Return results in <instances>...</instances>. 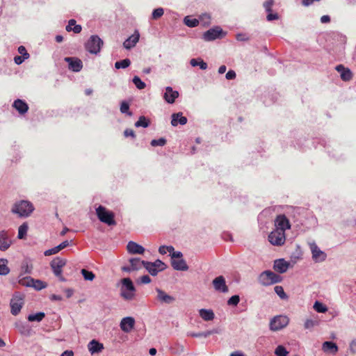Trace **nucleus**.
I'll use <instances>...</instances> for the list:
<instances>
[{"mask_svg":"<svg viewBox=\"0 0 356 356\" xmlns=\"http://www.w3.org/2000/svg\"><path fill=\"white\" fill-rule=\"evenodd\" d=\"M200 317L207 321H211L214 318V313L211 309H201L199 310Z\"/></svg>","mask_w":356,"mask_h":356,"instance_id":"nucleus-31","label":"nucleus"},{"mask_svg":"<svg viewBox=\"0 0 356 356\" xmlns=\"http://www.w3.org/2000/svg\"><path fill=\"white\" fill-rule=\"evenodd\" d=\"M88 348L90 353L93 355L101 353L104 349V345L98 341L92 339L88 343Z\"/></svg>","mask_w":356,"mask_h":356,"instance_id":"nucleus-23","label":"nucleus"},{"mask_svg":"<svg viewBox=\"0 0 356 356\" xmlns=\"http://www.w3.org/2000/svg\"><path fill=\"white\" fill-rule=\"evenodd\" d=\"M314 321L311 320V319H307L305 322V327L306 329H309V328H312L314 326Z\"/></svg>","mask_w":356,"mask_h":356,"instance_id":"nucleus-63","label":"nucleus"},{"mask_svg":"<svg viewBox=\"0 0 356 356\" xmlns=\"http://www.w3.org/2000/svg\"><path fill=\"white\" fill-rule=\"evenodd\" d=\"M179 97V92L174 90L172 87L167 86L165 88V92L163 94V99L168 103L172 104L175 99Z\"/></svg>","mask_w":356,"mask_h":356,"instance_id":"nucleus-20","label":"nucleus"},{"mask_svg":"<svg viewBox=\"0 0 356 356\" xmlns=\"http://www.w3.org/2000/svg\"><path fill=\"white\" fill-rule=\"evenodd\" d=\"M34 207L31 202L26 200H22L16 202L11 211L17 214L19 217H28L33 211Z\"/></svg>","mask_w":356,"mask_h":356,"instance_id":"nucleus-1","label":"nucleus"},{"mask_svg":"<svg viewBox=\"0 0 356 356\" xmlns=\"http://www.w3.org/2000/svg\"><path fill=\"white\" fill-rule=\"evenodd\" d=\"M44 316H45V314L44 312H40L36 314H29L27 316V319L30 322H33V321L40 322L42 321V319L44 318Z\"/></svg>","mask_w":356,"mask_h":356,"instance_id":"nucleus-34","label":"nucleus"},{"mask_svg":"<svg viewBox=\"0 0 356 356\" xmlns=\"http://www.w3.org/2000/svg\"><path fill=\"white\" fill-rule=\"evenodd\" d=\"M164 10L162 8H158L153 10L152 17L153 19H157L163 16Z\"/></svg>","mask_w":356,"mask_h":356,"instance_id":"nucleus-48","label":"nucleus"},{"mask_svg":"<svg viewBox=\"0 0 356 356\" xmlns=\"http://www.w3.org/2000/svg\"><path fill=\"white\" fill-rule=\"evenodd\" d=\"M67 263L66 259L60 257H56L51 263L50 266L56 276H59L62 273V268Z\"/></svg>","mask_w":356,"mask_h":356,"instance_id":"nucleus-14","label":"nucleus"},{"mask_svg":"<svg viewBox=\"0 0 356 356\" xmlns=\"http://www.w3.org/2000/svg\"><path fill=\"white\" fill-rule=\"evenodd\" d=\"M142 260L139 258H132L129 259V263L131 265V268L134 270H137L141 268Z\"/></svg>","mask_w":356,"mask_h":356,"instance_id":"nucleus-41","label":"nucleus"},{"mask_svg":"<svg viewBox=\"0 0 356 356\" xmlns=\"http://www.w3.org/2000/svg\"><path fill=\"white\" fill-rule=\"evenodd\" d=\"M314 309L318 313H325L327 311V307L319 301H316L314 302Z\"/></svg>","mask_w":356,"mask_h":356,"instance_id":"nucleus-43","label":"nucleus"},{"mask_svg":"<svg viewBox=\"0 0 356 356\" xmlns=\"http://www.w3.org/2000/svg\"><path fill=\"white\" fill-rule=\"evenodd\" d=\"M142 265L152 276L157 275V274L160 272L158 269H156L155 265H154L152 262L143 261Z\"/></svg>","mask_w":356,"mask_h":356,"instance_id":"nucleus-29","label":"nucleus"},{"mask_svg":"<svg viewBox=\"0 0 356 356\" xmlns=\"http://www.w3.org/2000/svg\"><path fill=\"white\" fill-rule=\"evenodd\" d=\"M274 291L282 300H285L288 298L282 286H275Z\"/></svg>","mask_w":356,"mask_h":356,"instance_id":"nucleus-46","label":"nucleus"},{"mask_svg":"<svg viewBox=\"0 0 356 356\" xmlns=\"http://www.w3.org/2000/svg\"><path fill=\"white\" fill-rule=\"evenodd\" d=\"M150 282H151V279L148 275H145L140 277V283L141 284H147Z\"/></svg>","mask_w":356,"mask_h":356,"instance_id":"nucleus-62","label":"nucleus"},{"mask_svg":"<svg viewBox=\"0 0 356 356\" xmlns=\"http://www.w3.org/2000/svg\"><path fill=\"white\" fill-rule=\"evenodd\" d=\"M236 72L234 70H230L227 72L225 77L228 80H233L236 78Z\"/></svg>","mask_w":356,"mask_h":356,"instance_id":"nucleus-57","label":"nucleus"},{"mask_svg":"<svg viewBox=\"0 0 356 356\" xmlns=\"http://www.w3.org/2000/svg\"><path fill=\"white\" fill-rule=\"evenodd\" d=\"M140 38V33L135 31L134 33L129 36L124 42L123 46L126 49H130L136 46Z\"/></svg>","mask_w":356,"mask_h":356,"instance_id":"nucleus-21","label":"nucleus"},{"mask_svg":"<svg viewBox=\"0 0 356 356\" xmlns=\"http://www.w3.org/2000/svg\"><path fill=\"white\" fill-rule=\"evenodd\" d=\"M212 285L215 291L218 293H226L229 291L225 278L222 275L214 278L212 281Z\"/></svg>","mask_w":356,"mask_h":356,"instance_id":"nucleus-12","label":"nucleus"},{"mask_svg":"<svg viewBox=\"0 0 356 356\" xmlns=\"http://www.w3.org/2000/svg\"><path fill=\"white\" fill-rule=\"evenodd\" d=\"M275 229L285 233V231L291 229V223L284 214L277 216L274 221Z\"/></svg>","mask_w":356,"mask_h":356,"instance_id":"nucleus-10","label":"nucleus"},{"mask_svg":"<svg viewBox=\"0 0 356 356\" xmlns=\"http://www.w3.org/2000/svg\"><path fill=\"white\" fill-rule=\"evenodd\" d=\"M166 144V140L163 138H160L159 139H154L151 141V145L153 147L156 146H164Z\"/></svg>","mask_w":356,"mask_h":356,"instance_id":"nucleus-52","label":"nucleus"},{"mask_svg":"<svg viewBox=\"0 0 356 356\" xmlns=\"http://www.w3.org/2000/svg\"><path fill=\"white\" fill-rule=\"evenodd\" d=\"M19 283L25 286H32L35 289L40 291L47 287V284L40 280H34L31 277H26L20 279Z\"/></svg>","mask_w":356,"mask_h":356,"instance_id":"nucleus-8","label":"nucleus"},{"mask_svg":"<svg viewBox=\"0 0 356 356\" xmlns=\"http://www.w3.org/2000/svg\"><path fill=\"white\" fill-rule=\"evenodd\" d=\"M136 291L131 293L129 291L125 289H120V296L125 300H132L136 296Z\"/></svg>","mask_w":356,"mask_h":356,"instance_id":"nucleus-37","label":"nucleus"},{"mask_svg":"<svg viewBox=\"0 0 356 356\" xmlns=\"http://www.w3.org/2000/svg\"><path fill=\"white\" fill-rule=\"evenodd\" d=\"M309 246L312 252V259L316 263L323 262L326 260L327 254L321 250L314 241L309 243Z\"/></svg>","mask_w":356,"mask_h":356,"instance_id":"nucleus-6","label":"nucleus"},{"mask_svg":"<svg viewBox=\"0 0 356 356\" xmlns=\"http://www.w3.org/2000/svg\"><path fill=\"white\" fill-rule=\"evenodd\" d=\"M289 352L282 345H279L275 350V355L276 356H287Z\"/></svg>","mask_w":356,"mask_h":356,"instance_id":"nucleus-45","label":"nucleus"},{"mask_svg":"<svg viewBox=\"0 0 356 356\" xmlns=\"http://www.w3.org/2000/svg\"><path fill=\"white\" fill-rule=\"evenodd\" d=\"M120 110L122 113L126 114L129 116H131L133 115L132 112L129 111V104L127 101H122L121 102Z\"/></svg>","mask_w":356,"mask_h":356,"instance_id":"nucleus-38","label":"nucleus"},{"mask_svg":"<svg viewBox=\"0 0 356 356\" xmlns=\"http://www.w3.org/2000/svg\"><path fill=\"white\" fill-rule=\"evenodd\" d=\"M279 19V15L277 13H268V15L266 16V19L269 22L276 20Z\"/></svg>","mask_w":356,"mask_h":356,"instance_id":"nucleus-56","label":"nucleus"},{"mask_svg":"<svg viewBox=\"0 0 356 356\" xmlns=\"http://www.w3.org/2000/svg\"><path fill=\"white\" fill-rule=\"evenodd\" d=\"M124 135L125 137H128V136H131L132 138L136 137V134H135L134 131L131 129H125L124 131Z\"/></svg>","mask_w":356,"mask_h":356,"instance_id":"nucleus-60","label":"nucleus"},{"mask_svg":"<svg viewBox=\"0 0 356 356\" xmlns=\"http://www.w3.org/2000/svg\"><path fill=\"white\" fill-rule=\"evenodd\" d=\"M240 301V298L238 295L232 296L227 300V305L229 306H236Z\"/></svg>","mask_w":356,"mask_h":356,"instance_id":"nucleus-50","label":"nucleus"},{"mask_svg":"<svg viewBox=\"0 0 356 356\" xmlns=\"http://www.w3.org/2000/svg\"><path fill=\"white\" fill-rule=\"evenodd\" d=\"M96 213L98 219L108 225H115L116 222L114 219V213L106 209V207L99 205L96 209Z\"/></svg>","mask_w":356,"mask_h":356,"instance_id":"nucleus-3","label":"nucleus"},{"mask_svg":"<svg viewBox=\"0 0 356 356\" xmlns=\"http://www.w3.org/2000/svg\"><path fill=\"white\" fill-rule=\"evenodd\" d=\"M322 350L325 353H330L332 354H336L339 348L337 345L331 341H325L322 345Z\"/></svg>","mask_w":356,"mask_h":356,"instance_id":"nucleus-26","label":"nucleus"},{"mask_svg":"<svg viewBox=\"0 0 356 356\" xmlns=\"http://www.w3.org/2000/svg\"><path fill=\"white\" fill-rule=\"evenodd\" d=\"M81 273V275H83L84 280H86L92 281L95 277V275L93 273V272L88 270L86 269H84V268L82 269Z\"/></svg>","mask_w":356,"mask_h":356,"instance_id":"nucleus-44","label":"nucleus"},{"mask_svg":"<svg viewBox=\"0 0 356 356\" xmlns=\"http://www.w3.org/2000/svg\"><path fill=\"white\" fill-rule=\"evenodd\" d=\"M149 125V122L146 119L145 116H140L138 121L136 122L135 126L136 127H143L144 128L147 127Z\"/></svg>","mask_w":356,"mask_h":356,"instance_id":"nucleus-42","label":"nucleus"},{"mask_svg":"<svg viewBox=\"0 0 356 356\" xmlns=\"http://www.w3.org/2000/svg\"><path fill=\"white\" fill-rule=\"evenodd\" d=\"M127 249L130 254H142L145 252V248L142 245L131 241L127 243Z\"/></svg>","mask_w":356,"mask_h":356,"instance_id":"nucleus-22","label":"nucleus"},{"mask_svg":"<svg viewBox=\"0 0 356 356\" xmlns=\"http://www.w3.org/2000/svg\"><path fill=\"white\" fill-rule=\"evenodd\" d=\"M186 123H187V118L186 117L183 116V114L181 112L173 113L172 115L171 124L173 127L177 126L178 124H180L181 125H184Z\"/></svg>","mask_w":356,"mask_h":356,"instance_id":"nucleus-25","label":"nucleus"},{"mask_svg":"<svg viewBox=\"0 0 356 356\" xmlns=\"http://www.w3.org/2000/svg\"><path fill=\"white\" fill-rule=\"evenodd\" d=\"M268 241L275 246H282L286 241L285 233L274 229L268 236Z\"/></svg>","mask_w":356,"mask_h":356,"instance_id":"nucleus-7","label":"nucleus"},{"mask_svg":"<svg viewBox=\"0 0 356 356\" xmlns=\"http://www.w3.org/2000/svg\"><path fill=\"white\" fill-rule=\"evenodd\" d=\"M282 277L271 270H264L259 276V282L263 286H270L280 283Z\"/></svg>","mask_w":356,"mask_h":356,"instance_id":"nucleus-2","label":"nucleus"},{"mask_svg":"<svg viewBox=\"0 0 356 356\" xmlns=\"http://www.w3.org/2000/svg\"><path fill=\"white\" fill-rule=\"evenodd\" d=\"M131 65V61L129 58H125L120 61H117L115 63V67L116 69H125Z\"/></svg>","mask_w":356,"mask_h":356,"instance_id":"nucleus-40","label":"nucleus"},{"mask_svg":"<svg viewBox=\"0 0 356 356\" xmlns=\"http://www.w3.org/2000/svg\"><path fill=\"white\" fill-rule=\"evenodd\" d=\"M188 336L192 337H209V333L207 331L205 332H188Z\"/></svg>","mask_w":356,"mask_h":356,"instance_id":"nucleus-53","label":"nucleus"},{"mask_svg":"<svg viewBox=\"0 0 356 356\" xmlns=\"http://www.w3.org/2000/svg\"><path fill=\"white\" fill-rule=\"evenodd\" d=\"M171 266L176 270L184 271L188 269V266L186 261L183 259H180L178 260L171 259Z\"/></svg>","mask_w":356,"mask_h":356,"instance_id":"nucleus-27","label":"nucleus"},{"mask_svg":"<svg viewBox=\"0 0 356 356\" xmlns=\"http://www.w3.org/2000/svg\"><path fill=\"white\" fill-rule=\"evenodd\" d=\"M26 58L22 56H16L15 58H14V60H15V63L17 64V65H20L22 64Z\"/></svg>","mask_w":356,"mask_h":356,"instance_id":"nucleus-61","label":"nucleus"},{"mask_svg":"<svg viewBox=\"0 0 356 356\" xmlns=\"http://www.w3.org/2000/svg\"><path fill=\"white\" fill-rule=\"evenodd\" d=\"M190 64L193 66V67H200V68L201 70H206L207 69V63L206 62H204L201 58H192L191 60H190Z\"/></svg>","mask_w":356,"mask_h":356,"instance_id":"nucleus-32","label":"nucleus"},{"mask_svg":"<svg viewBox=\"0 0 356 356\" xmlns=\"http://www.w3.org/2000/svg\"><path fill=\"white\" fill-rule=\"evenodd\" d=\"M29 227L26 222L22 223L18 229V235L17 238L19 239H23L25 238L27 234Z\"/></svg>","mask_w":356,"mask_h":356,"instance_id":"nucleus-35","label":"nucleus"},{"mask_svg":"<svg viewBox=\"0 0 356 356\" xmlns=\"http://www.w3.org/2000/svg\"><path fill=\"white\" fill-rule=\"evenodd\" d=\"M135 325V319L131 316H127L121 320L120 323V329L126 333H129L134 328Z\"/></svg>","mask_w":356,"mask_h":356,"instance_id":"nucleus-18","label":"nucleus"},{"mask_svg":"<svg viewBox=\"0 0 356 356\" xmlns=\"http://www.w3.org/2000/svg\"><path fill=\"white\" fill-rule=\"evenodd\" d=\"M64 60L68 63V67L70 70L79 72L83 67V63L81 59L76 57H65Z\"/></svg>","mask_w":356,"mask_h":356,"instance_id":"nucleus-15","label":"nucleus"},{"mask_svg":"<svg viewBox=\"0 0 356 356\" xmlns=\"http://www.w3.org/2000/svg\"><path fill=\"white\" fill-rule=\"evenodd\" d=\"M184 23L188 27L193 28L196 27L199 24L198 19L195 18H191L189 16H186L184 19Z\"/></svg>","mask_w":356,"mask_h":356,"instance_id":"nucleus-36","label":"nucleus"},{"mask_svg":"<svg viewBox=\"0 0 356 356\" xmlns=\"http://www.w3.org/2000/svg\"><path fill=\"white\" fill-rule=\"evenodd\" d=\"M76 24V20L74 19H70L68 22V24L66 26L65 29L67 31L70 32L72 29V26H74Z\"/></svg>","mask_w":356,"mask_h":356,"instance_id":"nucleus-59","label":"nucleus"},{"mask_svg":"<svg viewBox=\"0 0 356 356\" xmlns=\"http://www.w3.org/2000/svg\"><path fill=\"white\" fill-rule=\"evenodd\" d=\"M171 259H181V257H183V254L181 252H179V251H174L171 254Z\"/></svg>","mask_w":356,"mask_h":356,"instance_id":"nucleus-58","label":"nucleus"},{"mask_svg":"<svg viewBox=\"0 0 356 356\" xmlns=\"http://www.w3.org/2000/svg\"><path fill=\"white\" fill-rule=\"evenodd\" d=\"M6 259H0V275H6L10 273Z\"/></svg>","mask_w":356,"mask_h":356,"instance_id":"nucleus-33","label":"nucleus"},{"mask_svg":"<svg viewBox=\"0 0 356 356\" xmlns=\"http://www.w3.org/2000/svg\"><path fill=\"white\" fill-rule=\"evenodd\" d=\"M122 287L120 289H125L129 291L131 293L133 291H136V288L134 285L133 282L129 277L123 278L121 280Z\"/></svg>","mask_w":356,"mask_h":356,"instance_id":"nucleus-30","label":"nucleus"},{"mask_svg":"<svg viewBox=\"0 0 356 356\" xmlns=\"http://www.w3.org/2000/svg\"><path fill=\"white\" fill-rule=\"evenodd\" d=\"M289 265L284 259H278L274 261L273 269L279 273H284L289 269Z\"/></svg>","mask_w":356,"mask_h":356,"instance_id":"nucleus-19","label":"nucleus"},{"mask_svg":"<svg viewBox=\"0 0 356 356\" xmlns=\"http://www.w3.org/2000/svg\"><path fill=\"white\" fill-rule=\"evenodd\" d=\"M225 35V33L221 28L216 26L215 28L210 29L204 32L203 34V39L205 41H212L217 38H222Z\"/></svg>","mask_w":356,"mask_h":356,"instance_id":"nucleus-11","label":"nucleus"},{"mask_svg":"<svg viewBox=\"0 0 356 356\" xmlns=\"http://www.w3.org/2000/svg\"><path fill=\"white\" fill-rule=\"evenodd\" d=\"M274 5V0H266L263 3V7L266 13L272 11L273 6Z\"/></svg>","mask_w":356,"mask_h":356,"instance_id":"nucleus-51","label":"nucleus"},{"mask_svg":"<svg viewBox=\"0 0 356 356\" xmlns=\"http://www.w3.org/2000/svg\"><path fill=\"white\" fill-rule=\"evenodd\" d=\"M350 350L353 353H356V339L353 340L350 344Z\"/></svg>","mask_w":356,"mask_h":356,"instance_id":"nucleus-64","label":"nucleus"},{"mask_svg":"<svg viewBox=\"0 0 356 356\" xmlns=\"http://www.w3.org/2000/svg\"><path fill=\"white\" fill-rule=\"evenodd\" d=\"M10 305L11 314L17 316L24 305L23 296L20 294H15L10 300Z\"/></svg>","mask_w":356,"mask_h":356,"instance_id":"nucleus-9","label":"nucleus"},{"mask_svg":"<svg viewBox=\"0 0 356 356\" xmlns=\"http://www.w3.org/2000/svg\"><path fill=\"white\" fill-rule=\"evenodd\" d=\"M15 327L19 330L22 334L28 335L29 330L28 327L22 322H16L15 324Z\"/></svg>","mask_w":356,"mask_h":356,"instance_id":"nucleus-39","label":"nucleus"},{"mask_svg":"<svg viewBox=\"0 0 356 356\" xmlns=\"http://www.w3.org/2000/svg\"><path fill=\"white\" fill-rule=\"evenodd\" d=\"M335 70L340 73V77L343 81H349L353 79V74L351 70L340 64L335 67Z\"/></svg>","mask_w":356,"mask_h":356,"instance_id":"nucleus-17","label":"nucleus"},{"mask_svg":"<svg viewBox=\"0 0 356 356\" xmlns=\"http://www.w3.org/2000/svg\"><path fill=\"white\" fill-rule=\"evenodd\" d=\"M69 245H70V242L68 241H65L62 242L60 244H59L58 245L46 250L44 254L45 256H50L52 254H55L58 253V252H60V250H62L63 249L67 247Z\"/></svg>","mask_w":356,"mask_h":356,"instance_id":"nucleus-28","label":"nucleus"},{"mask_svg":"<svg viewBox=\"0 0 356 356\" xmlns=\"http://www.w3.org/2000/svg\"><path fill=\"white\" fill-rule=\"evenodd\" d=\"M152 263L160 272L164 270L167 268V265L160 259H156Z\"/></svg>","mask_w":356,"mask_h":356,"instance_id":"nucleus-49","label":"nucleus"},{"mask_svg":"<svg viewBox=\"0 0 356 356\" xmlns=\"http://www.w3.org/2000/svg\"><path fill=\"white\" fill-rule=\"evenodd\" d=\"M12 244L13 241L8 232L6 230L0 231V251L5 252L8 250Z\"/></svg>","mask_w":356,"mask_h":356,"instance_id":"nucleus-13","label":"nucleus"},{"mask_svg":"<svg viewBox=\"0 0 356 356\" xmlns=\"http://www.w3.org/2000/svg\"><path fill=\"white\" fill-rule=\"evenodd\" d=\"M289 323V318L286 316L278 315L270 321V330L272 331H278L285 327Z\"/></svg>","mask_w":356,"mask_h":356,"instance_id":"nucleus-4","label":"nucleus"},{"mask_svg":"<svg viewBox=\"0 0 356 356\" xmlns=\"http://www.w3.org/2000/svg\"><path fill=\"white\" fill-rule=\"evenodd\" d=\"M13 108H15L20 114L26 113L29 110V106L25 101L20 99H17L14 101L13 104Z\"/></svg>","mask_w":356,"mask_h":356,"instance_id":"nucleus-24","label":"nucleus"},{"mask_svg":"<svg viewBox=\"0 0 356 356\" xmlns=\"http://www.w3.org/2000/svg\"><path fill=\"white\" fill-rule=\"evenodd\" d=\"M132 81L136 86V87L139 90L144 89L146 86L145 82H143L138 76H135L133 78Z\"/></svg>","mask_w":356,"mask_h":356,"instance_id":"nucleus-47","label":"nucleus"},{"mask_svg":"<svg viewBox=\"0 0 356 356\" xmlns=\"http://www.w3.org/2000/svg\"><path fill=\"white\" fill-rule=\"evenodd\" d=\"M156 291L157 293L156 300L161 304H172L175 301V298L167 294L163 290L156 288Z\"/></svg>","mask_w":356,"mask_h":356,"instance_id":"nucleus-16","label":"nucleus"},{"mask_svg":"<svg viewBox=\"0 0 356 356\" xmlns=\"http://www.w3.org/2000/svg\"><path fill=\"white\" fill-rule=\"evenodd\" d=\"M18 52L21 54L22 56L27 59L29 58V54L27 52L26 48L24 46H19L18 47Z\"/></svg>","mask_w":356,"mask_h":356,"instance_id":"nucleus-55","label":"nucleus"},{"mask_svg":"<svg viewBox=\"0 0 356 356\" xmlns=\"http://www.w3.org/2000/svg\"><path fill=\"white\" fill-rule=\"evenodd\" d=\"M102 45L103 41L98 35H92L86 43V49L90 54H97Z\"/></svg>","mask_w":356,"mask_h":356,"instance_id":"nucleus-5","label":"nucleus"},{"mask_svg":"<svg viewBox=\"0 0 356 356\" xmlns=\"http://www.w3.org/2000/svg\"><path fill=\"white\" fill-rule=\"evenodd\" d=\"M276 99V95L272 94L269 99L265 97L264 99V103L265 104L266 106H270L271 104L275 102Z\"/></svg>","mask_w":356,"mask_h":356,"instance_id":"nucleus-54","label":"nucleus"}]
</instances>
